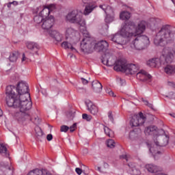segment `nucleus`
Listing matches in <instances>:
<instances>
[{
    "mask_svg": "<svg viewBox=\"0 0 175 175\" xmlns=\"http://www.w3.org/2000/svg\"><path fill=\"white\" fill-rule=\"evenodd\" d=\"M146 27H147V22L145 21H139L137 26L133 22L130 21L122 25L120 33L110 36L109 38L119 46H124L128 43L125 39L131 40V39L142 35L146 31Z\"/></svg>",
    "mask_w": 175,
    "mask_h": 175,
    "instance_id": "f257e3e1",
    "label": "nucleus"
},
{
    "mask_svg": "<svg viewBox=\"0 0 175 175\" xmlns=\"http://www.w3.org/2000/svg\"><path fill=\"white\" fill-rule=\"evenodd\" d=\"M16 88L13 86H8L6 88V103L9 107L18 109L20 111L28 113L32 109V101L30 94H25L18 98L14 93Z\"/></svg>",
    "mask_w": 175,
    "mask_h": 175,
    "instance_id": "f03ea898",
    "label": "nucleus"
},
{
    "mask_svg": "<svg viewBox=\"0 0 175 175\" xmlns=\"http://www.w3.org/2000/svg\"><path fill=\"white\" fill-rule=\"evenodd\" d=\"M154 143L155 145H153L152 147V144L150 142H146V144L149 148L150 152L152 154L154 159H158L160 155H162V152L159 150V147H165V146H167L169 143V136L163 135L160 137H157L156 139H154Z\"/></svg>",
    "mask_w": 175,
    "mask_h": 175,
    "instance_id": "7ed1b4c3",
    "label": "nucleus"
},
{
    "mask_svg": "<svg viewBox=\"0 0 175 175\" xmlns=\"http://www.w3.org/2000/svg\"><path fill=\"white\" fill-rule=\"evenodd\" d=\"M174 40V34L170 32L169 27L163 26L157 33L154 40L156 46H165L167 43H172Z\"/></svg>",
    "mask_w": 175,
    "mask_h": 175,
    "instance_id": "20e7f679",
    "label": "nucleus"
},
{
    "mask_svg": "<svg viewBox=\"0 0 175 175\" xmlns=\"http://www.w3.org/2000/svg\"><path fill=\"white\" fill-rule=\"evenodd\" d=\"M113 69L116 72H124L127 75H135L139 72V66L133 64H126V62L122 59L116 61Z\"/></svg>",
    "mask_w": 175,
    "mask_h": 175,
    "instance_id": "39448f33",
    "label": "nucleus"
},
{
    "mask_svg": "<svg viewBox=\"0 0 175 175\" xmlns=\"http://www.w3.org/2000/svg\"><path fill=\"white\" fill-rule=\"evenodd\" d=\"M66 20L74 24H79L83 31L86 30L85 20L83 18V13L80 12V11L74 10L70 12L66 16Z\"/></svg>",
    "mask_w": 175,
    "mask_h": 175,
    "instance_id": "423d86ee",
    "label": "nucleus"
},
{
    "mask_svg": "<svg viewBox=\"0 0 175 175\" xmlns=\"http://www.w3.org/2000/svg\"><path fill=\"white\" fill-rule=\"evenodd\" d=\"M148 44H150V39L148 37L146 36H141L135 38L131 44V47L133 50L142 51V50L147 49Z\"/></svg>",
    "mask_w": 175,
    "mask_h": 175,
    "instance_id": "0eeeda50",
    "label": "nucleus"
},
{
    "mask_svg": "<svg viewBox=\"0 0 175 175\" xmlns=\"http://www.w3.org/2000/svg\"><path fill=\"white\" fill-rule=\"evenodd\" d=\"M82 33L86 38H83L81 42V51L85 54H90V53L94 51V43L90 40V33H88L87 29L83 30Z\"/></svg>",
    "mask_w": 175,
    "mask_h": 175,
    "instance_id": "6e6552de",
    "label": "nucleus"
},
{
    "mask_svg": "<svg viewBox=\"0 0 175 175\" xmlns=\"http://www.w3.org/2000/svg\"><path fill=\"white\" fill-rule=\"evenodd\" d=\"M65 36L66 40L71 43H77L80 40V33L72 27L66 29Z\"/></svg>",
    "mask_w": 175,
    "mask_h": 175,
    "instance_id": "1a4fd4ad",
    "label": "nucleus"
},
{
    "mask_svg": "<svg viewBox=\"0 0 175 175\" xmlns=\"http://www.w3.org/2000/svg\"><path fill=\"white\" fill-rule=\"evenodd\" d=\"M10 87H14L13 85H10ZM15 90H14V94L18 92V98H20V96H22V95H29V93H28V84L26 83L25 81H21L19 82V84H18L17 87H14Z\"/></svg>",
    "mask_w": 175,
    "mask_h": 175,
    "instance_id": "9d476101",
    "label": "nucleus"
},
{
    "mask_svg": "<svg viewBox=\"0 0 175 175\" xmlns=\"http://www.w3.org/2000/svg\"><path fill=\"white\" fill-rule=\"evenodd\" d=\"M100 9L104 10L105 14H107V16L105 18V23H112V21H114V10L110 5H106V4L100 5L99 6Z\"/></svg>",
    "mask_w": 175,
    "mask_h": 175,
    "instance_id": "9b49d317",
    "label": "nucleus"
},
{
    "mask_svg": "<svg viewBox=\"0 0 175 175\" xmlns=\"http://www.w3.org/2000/svg\"><path fill=\"white\" fill-rule=\"evenodd\" d=\"M146 122V118L143 113L139 112L138 116H134L130 121V125L131 126H140Z\"/></svg>",
    "mask_w": 175,
    "mask_h": 175,
    "instance_id": "f8f14e48",
    "label": "nucleus"
},
{
    "mask_svg": "<svg viewBox=\"0 0 175 175\" xmlns=\"http://www.w3.org/2000/svg\"><path fill=\"white\" fill-rule=\"evenodd\" d=\"M55 21V20L54 19V16L51 15L48 18H44L42 23L41 24L42 29L44 31H49V29H51V28L54 27Z\"/></svg>",
    "mask_w": 175,
    "mask_h": 175,
    "instance_id": "ddd939ff",
    "label": "nucleus"
},
{
    "mask_svg": "<svg viewBox=\"0 0 175 175\" xmlns=\"http://www.w3.org/2000/svg\"><path fill=\"white\" fill-rule=\"evenodd\" d=\"M0 175H13V167L8 163H0Z\"/></svg>",
    "mask_w": 175,
    "mask_h": 175,
    "instance_id": "4468645a",
    "label": "nucleus"
},
{
    "mask_svg": "<svg viewBox=\"0 0 175 175\" xmlns=\"http://www.w3.org/2000/svg\"><path fill=\"white\" fill-rule=\"evenodd\" d=\"M102 62L104 65H107V66H116V60L114 59V57L111 55L110 53H105L103 56Z\"/></svg>",
    "mask_w": 175,
    "mask_h": 175,
    "instance_id": "2eb2a0df",
    "label": "nucleus"
},
{
    "mask_svg": "<svg viewBox=\"0 0 175 175\" xmlns=\"http://www.w3.org/2000/svg\"><path fill=\"white\" fill-rule=\"evenodd\" d=\"M55 5L50 4L49 5L44 6L42 10L39 13L44 18H49L50 17V12L55 10Z\"/></svg>",
    "mask_w": 175,
    "mask_h": 175,
    "instance_id": "dca6fc26",
    "label": "nucleus"
},
{
    "mask_svg": "<svg viewBox=\"0 0 175 175\" xmlns=\"http://www.w3.org/2000/svg\"><path fill=\"white\" fill-rule=\"evenodd\" d=\"M136 77L138 80H140L141 81H147L150 80V79H151V75L144 70H138L136 74Z\"/></svg>",
    "mask_w": 175,
    "mask_h": 175,
    "instance_id": "f3484780",
    "label": "nucleus"
},
{
    "mask_svg": "<svg viewBox=\"0 0 175 175\" xmlns=\"http://www.w3.org/2000/svg\"><path fill=\"white\" fill-rule=\"evenodd\" d=\"M27 48L30 50L31 53L33 55H38V52L39 51V49H40V46H39V44L36 42H27L26 43Z\"/></svg>",
    "mask_w": 175,
    "mask_h": 175,
    "instance_id": "a211bd4d",
    "label": "nucleus"
},
{
    "mask_svg": "<svg viewBox=\"0 0 175 175\" xmlns=\"http://www.w3.org/2000/svg\"><path fill=\"white\" fill-rule=\"evenodd\" d=\"M109 47V43L105 40H101L94 45V49L97 51H106Z\"/></svg>",
    "mask_w": 175,
    "mask_h": 175,
    "instance_id": "6ab92c4d",
    "label": "nucleus"
},
{
    "mask_svg": "<svg viewBox=\"0 0 175 175\" xmlns=\"http://www.w3.org/2000/svg\"><path fill=\"white\" fill-rule=\"evenodd\" d=\"M128 166L131 169V173L133 175L141 174L140 169L139 168V165L135 163L130 162L128 163Z\"/></svg>",
    "mask_w": 175,
    "mask_h": 175,
    "instance_id": "aec40b11",
    "label": "nucleus"
},
{
    "mask_svg": "<svg viewBox=\"0 0 175 175\" xmlns=\"http://www.w3.org/2000/svg\"><path fill=\"white\" fill-rule=\"evenodd\" d=\"M87 107L88 110H89L90 113H91V114H92L93 116H96V114H98V113L99 112L98 107L94 105V103H92V102L91 101L87 103Z\"/></svg>",
    "mask_w": 175,
    "mask_h": 175,
    "instance_id": "412c9836",
    "label": "nucleus"
},
{
    "mask_svg": "<svg viewBox=\"0 0 175 175\" xmlns=\"http://www.w3.org/2000/svg\"><path fill=\"white\" fill-rule=\"evenodd\" d=\"M73 44H76V43L70 42L69 40L64 41L62 43V47L65 49L66 50L68 49H70L72 53H77V50L73 47Z\"/></svg>",
    "mask_w": 175,
    "mask_h": 175,
    "instance_id": "4be33fe9",
    "label": "nucleus"
},
{
    "mask_svg": "<svg viewBox=\"0 0 175 175\" xmlns=\"http://www.w3.org/2000/svg\"><path fill=\"white\" fill-rule=\"evenodd\" d=\"M27 175H51L47 170L36 169L28 173Z\"/></svg>",
    "mask_w": 175,
    "mask_h": 175,
    "instance_id": "5701e85b",
    "label": "nucleus"
},
{
    "mask_svg": "<svg viewBox=\"0 0 175 175\" xmlns=\"http://www.w3.org/2000/svg\"><path fill=\"white\" fill-rule=\"evenodd\" d=\"M144 133L146 136H150V135L157 134V126H149L148 127H146L144 129Z\"/></svg>",
    "mask_w": 175,
    "mask_h": 175,
    "instance_id": "b1692460",
    "label": "nucleus"
},
{
    "mask_svg": "<svg viewBox=\"0 0 175 175\" xmlns=\"http://www.w3.org/2000/svg\"><path fill=\"white\" fill-rule=\"evenodd\" d=\"M49 35L51 38H53L57 42H61L62 40V36L59 32L53 30L49 31Z\"/></svg>",
    "mask_w": 175,
    "mask_h": 175,
    "instance_id": "393cba45",
    "label": "nucleus"
},
{
    "mask_svg": "<svg viewBox=\"0 0 175 175\" xmlns=\"http://www.w3.org/2000/svg\"><path fill=\"white\" fill-rule=\"evenodd\" d=\"M164 72L167 75H174L175 73V66L173 64L166 65L164 68Z\"/></svg>",
    "mask_w": 175,
    "mask_h": 175,
    "instance_id": "a878e982",
    "label": "nucleus"
},
{
    "mask_svg": "<svg viewBox=\"0 0 175 175\" xmlns=\"http://www.w3.org/2000/svg\"><path fill=\"white\" fill-rule=\"evenodd\" d=\"M92 87L95 92H100L102 91V83L98 81H94L92 83Z\"/></svg>",
    "mask_w": 175,
    "mask_h": 175,
    "instance_id": "bb28decb",
    "label": "nucleus"
},
{
    "mask_svg": "<svg viewBox=\"0 0 175 175\" xmlns=\"http://www.w3.org/2000/svg\"><path fill=\"white\" fill-rule=\"evenodd\" d=\"M145 167L150 173H157L158 172V166L153 164H146Z\"/></svg>",
    "mask_w": 175,
    "mask_h": 175,
    "instance_id": "cd10ccee",
    "label": "nucleus"
},
{
    "mask_svg": "<svg viewBox=\"0 0 175 175\" xmlns=\"http://www.w3.org/2000/svg\"><path fill=\"white\" fill-rule=\"evenodd\" d=\"M0 154L4 155V157H9V153L8 152V148L3 144H0Z\"/></svg>",
    "mask_w": 175,
    "mask_h": 175,
    "instance_id": "c85d7f7f",
    "label": "nucleus"
},
{
    "mask_svg": "<svg viewBox=\"0 0 175 175\" xmlns=\"http://www.w3.org/2000/svg\"><path fill=\"white\" fill-rule=\"evenodd\" d=\"M94 8H95V5L92 4H88L85 8L83 14H85V16H88V14H90V13H91Z\"/></svg>",
    "mask_w": 175,
    "mask_h": 175,
    "instance_id": "c756f323",
    "label": "nucleus"
},
{
    "mask_svg": "<svg viewBox=\"0 0 175 175\" xmlns=\"http://www.w3.org/2000/svg\"><path fill=\"white\" fill-rule=\"evenodd\" d=\"M131 17V14L129 12L123 11L120 12V20H129Z\"/></svg>",
    "mask_w": 175,
    "mask_h": 175,
    "instance_id": "7c9ffc66",
    "label": "nucleus"
},
{
    "mask_svg": "<svg viewBox=\"0 0 175 175\" xmlns=\"http://www.w3.org/2000/svg\"><path fill=\"white\" fill-rule=\"evenodd\" d=\"M18 52H12L10 53L9 59L10 62H16L18 58Z\"/></svg>",
    "mask_w": 175,
    "mask_h": 175,
    "instance_id": "2f4dec72",
    "label": "nucleus"
},
{
    "mask_svg": "<svg viewBox=\"0 0 175 175\" xmlns=\"http://www.w3.org/2000/svg\"><path fill=\"white\" fill-rule=\"evenodd\" d=\"M25 116H28V113L23 112L20 111L19 112H16L14 114V117L18 121H20V120H22L23 117H25Z\"/></svg>",
    "mask_w": 175,
    "mask_h": 175,
    "instance_id": "473e14b6",
    "label": "nucleus"
},
{
    "mask_svg": "<svg viewBox=\"0 0 175 175\" xmlns=\"http://www.w3.org/2000/svg\"><path fill=\"white\" fill-rule=\"evenodd\" d=\"M104 131L105 135L109 137H114V132L109 129L107 126H104Z\"/></svg>",
    "mask_w": 175,
    "mask_h": 175,
    "instance_id": "72a5a7b5",
    "label": "nucleus"
},
{
    "mask_svg": "<svg viewBox=\"0 0 175 175\" xmlns=\"http://www.w3.org/2000/svg\"><path fill=\"white\" fill-rule=\"evenodd\" d=\"M33 20L36 24H42L44 18L39 14V15L34 16Z\"/></svg>",
    "mask_w": 175,
    "mask_h": 175,
    "instance_id": "f704fd0d",
    "label": "nucleus"
},
{
    "mask_svg": "<svg viewBox=\"0 0 175 175\" xmlns=\"http://www.w3.org/2000/svg\"><path fill=\"white\" fill-rule=\"evenodd\" d=\"M36 136L39 139L43 136V131H42V129L40 127H36L35 128Z\"/></svg>",
    "mask_w": 175,
    "mask_h": 175,
    "instance_id": "c9c22d12",
    "label": "nucleus"
},
{
    "mask_svg": "<svg viewBox=\"0 0 175 175\" xmlns=\"http://www.w3.org/2000/svg\"><path fill=\"white\" fill-rule=\"evenodd\" d=\"M106 144L109 148H114L116 147V142L111 139H108Z\"/></svg>",
    "mask_w": 175,
    "mask_h": 175,
    "instance_id": "e433bc0d",
    "label": "nucleus"
},
{
    "mask_svg": "<svg viewBox=\"0 0 175 175\" xmlns=\"http://www.w3.org/2000/svg\"><path fill=\"white\" fill-rule=\"evenodd\" d=\"M151 24L153 25H157V24H159V23H161V19L158 18H152L150 19Z\"/></svg>",
    "mask_w": 175,
    "mask_h": 175,
    "instance_id": "4c0bfd02",
    "label": "nucleus"
},
{
    "mask_svg": "<svg viewBox=\"0 0 175 175\" xmlns=\"http://www.w3.org/2000/svg\"><path fill=\"white\" fill-rule=\"evenodd\" d=\"M82 118H83V120H85L86 121H91V120H92V116L87 113H83L82 115Z\"/></svg>",
    "mask_w": 175,
    "mask_h": 175,
    "instance_id": "58836bf2",
    "label": "nucleus"
},
{
    "mask_svg": "<svg viewBox=\"0 0 175 175\" xmlns=\"http://www.w3.org/2000/svg\"><path fill=\"white\" fill-rule=\"evenodd\" d=\"M21 62L23 64H27V62H28V59L27 56H25V53H23L22 55Z\"/></svg>",
    "mask_w": 175,
    "mask_h": 175,
    "instance_id": "ea45409f",
    "label": "nucleus"
},
{
    "mask_svg": "<svg viewBox=\"0 0 175 175\" xmlns=\"http://www.w3.org/2000/svg\"><path fill=\"white\" fill-rule=\"evenodd\" d=\"M60 131L62 132H65L66 133L67 131H69V126H65V125H63L60 127Z\"/></svg>",
    "mask_w": 175,
    "mask_h": 175,
    "instance_id": "a19ab883",
    "label": "nucleus"
},
{
    "mask_svg": "<svg viewBox=\"0 0 175 175\" xmlns=\"http://www.w3.org/2000/svg\"><path fill=\"white\" fill-rule=\"evenodd\" d=\"M117 81H118V83H119V84H120V85H124L125 84V80H124L120 77L117 78Z\"/></svg>",
    "mask_w": 175,
    "mask_h": 175,
    "instance_id": "79ce46f5",
    "label": "nucleus"
},
{
    "mask_svg": "<svg viewBox=\"0 0 175 175\" xmlns=\"http://www.w3.org/2000/svg\"><path fill=\"white\" fill-rule=\"evenodd\" d=\"M31 120L33 121V122H34V124H40V120L39 119V117H36V118H31Z\"/></svg>",
    "mask_w": 175,
    "mask_h": 175,
    "instance_id": "37998d69",
    "label": "nucleus"
},
{
    "mask_svg": "<svg viewBox=\"0 0 175 175\" xmlns=\"http://www.w3.org/2000/svg\"><path fill=\"white\" fill-rule=\"evenodd\" d=\"M134 136H136V133L135 131H131L129 134V137L131 139H135Z\"/></svg>",
    "mask_w": 175,
    "mask_h": 175,
    "instance_id": "c03bdc74",
    "label": "nucleus"
},
{
    "mask_svg": "<svg viewBox=\"0 0 175 175\" xmlns=\"http://www.w3.org/2000/svg\"><path fill=\"white\" fill-rule=\"evenodd\" d=\"M76 126H77L76 123L73 124V125H72V126L70 127V132H75V129H76Z\"/></svg>",
    "mask_w": 175,
    "mask_h": 175,
    "instance_id": "a18cd8bd",
    "label": "nucleus"
},
{
    "mask_svg": "<svg viewBox=\"0 0 175 175\" xmlns=\"http://www.w3.org/2000/svg\"><path fill=\"white\" fill-rule=\"evenodd\" d=\"M107 94H109V95L110 96H116L114 95V92H113V91H111V90H107Z\"/></svg>",
    "mask_w": 175,
    "mask_h": 175,
    "instance_id": "49530a36",
    "label": "nucleus"
},
{
    "mask_svg": "<svg viewBox=\"0 0 175 175\" xmlns=\"http://www.w3.org/2000/svg\"><path fill=\"white\" fill-rule=\"evenodd\" d=\"M108 117H109V120L111 121V122H113V121H114V119L113 118V114L111 113V111H109L108 113Z\"/></svg>",
    "mask_w": 175,
    "mask_h": 175,
    "instance_id": "de8ad7c7",
    "label": "nucleus"
},
{
    "mask_svg": "<svg viewBox=\"0 0 175 175\" xmlns=\"http://www.w3.org/2000/svg\"><path fill=\"white\" fill-rule=\"evenodd\" d=\"M76 173H77L79 175L83 173V170L77 167L75 169Z\"/></svg>",
    "mask_w": 175,
    "mask_h": 175,
    "instance_id": "09e8293b",
    "label": "nucleus"
},
{
    "mask_svg": "<svg viewBox=\"0 0 175 175\" xmlns=\"http://www.w3.org/2000/svg\"><path fill=\"white\" fill-rule=\"evenodd\" d=\"M46 139H47L48 142H51V140H53V135L49 134L46 136Z\"/></svg>",
    "mask_w": 175,
    "mask_h": 175,
    "instance_id": "8fccbe9b",
    "label": "nucleus"
},
{
    "mask_svg": "<svg viewBox=\"0 0 175 175\" xmlns=\"http://www.w3.org/2000/svg\"><path fill=\"white\" fill-rule=\"evenodd\" d=\"M91 0H82L83 3L85 5H91Z\"/></svg>",
    "mask_w": 175,
    "mask_h": 175,
    "instance_id": "3c124183",
    "label": "nucleus"
},
{
    "mask_svg": "<svg viewBox=\"0 0 175 175\" xmlns=\"http://www.w3.org/2000/svg\"><path fill=\"white\" fill-rule=\"evenodd\" d=\"M83 84H88V81L84 78H81Z\"/></svg>",
    "mask_w": 175,
    "mask_h": 175,
    "instance_id": "603ef678",
    "label": "nucleus"
},
{
    "mask_svg": "<svg viewBox=\"0 0 175 175\" xmlns=\"http://www.w3.org/2000/svg\"><path fill=\"white\" fill-rule=\"evenodd\" d=\"M120 158H122L123 159H125L126 161H128V155L126 154L122 155Z\"/></svg>",
    "mask_w": 175,
    "mask_h": 175,
    "instance_id": "864d4df0",
    "label": "nucleus"
},
{
    "mask_svg": "<svg viewBox=\"0 0 175 175\" xmlns=\"http://www.w3.org/2000/svg\"><path fill=\"white\" fill-rule=\"evenodd\" d=\"M11 5H14V6H17V5H18V3H17V1H12L11 2Z\"/></svg>",
    "mask_w": 175,
    "mask_h": 175,
    "instance_id": "5fc2aeb1",
    "label": "nucleus"
},
{
    "mask_svg": "<svg viewBox=\"0 0 175 175\" xmlns=\"http://www.w3.org/2000/svg\"><path fill=\"white\" fill-rule=\"evenodd\" d=\"M167 84L170 87H174V85H175L174 83H173V82H168Z\"/></svg>",
    "mask_w": 175,
    "mask_h": 175,
    "instance_id": "6e6d98bb",
    "label": "nucleus"
},
{
    "mask_svg": "<svg viewBox=\"0 0 175 175\" xmlns=\"http://www.w3.org/2000/svg\"><path fill=\"white\" fill-rule=\"evenodd\" d=\"M10 6H12V3L10 2L8 4V8H10Z\"/></svg>",
    "mask_w": 175,
    "mask_h": 175,
    "instance_id": "4d7b16f0",
    "label": "nucleus"
},
{
    "mask_svg": "<svg viewBox=\"0 0 175 175\" xmlns=\"http://www.w3.org/2000/svg\"><path fill=\"white\" fill-rule=\"evenodd\" d=\"M97 170H98V172H102V171L100 170V167H97Z\"/></svg>",
    "mask_w": 175,
    "mask_h": 175,
    "instance_id": "13d9d810",
    "label": "nucleus"
},
{
    "mask_svg": "<svg viewBox=\"0 0 175 175\" xmlns=\"http://www.w3.org/2000/svg\"><path fill=\"white\" fill-rule=\"evenodd\" d=\"M144 102L145 105H148V101L144 100Z\"/></svg>",
    "mask_w": 175,
    "mask_h": 175,
    "instance_id": "bf43d9fd",
    "label": "nucleus"
},
{
    "mask_svg": "<svg viewBox=\"0 0 175 175\" xmlns=\"http://www.w3.org/2000/svg\"><path fill=\"white\" fill-rule=\"evenodd\" d=\"M148 106H149V107H151V108H152V105H151V104H149V105H148Z\"/></svg>",
    "mask_w": 175,
    "mask_h": 175,
    "instance_id": "052dcab7",
    "label": "nucleus"
},
{
    "mask_svg": "<svg viewBox=\"0 0 175 175\" xmlns=\"http://www.w3.org/2000/svg\"><path fill=\"white\" fill-rule=\"evenodd\" d=\"M157 175H166V174H157Z\"/></svg>",
    "mask_w": 175,
    "mask_h": 175,
    "instance_id": "680f3d73",
    "label": "nucleus"
},
{
    "mask_svg": "<svg viewBox=\"0 0 175 175\" xmlns=\"http://www.w3.org/2000/svg\"><path fill=\"white\" fill-rule=\"evenodd\" d=\"M104 165H105V166H107L108 164L105 163H104Z\"/></svg>",
    "mask_w": 175,
    "mask_h": 175,
    "instance_id": "e2e57ef3",
    "label": "nucleus"
},
{
    "mask_svg": "<svg viewBox=\"0 0 175 175\" xmlns=\"http://www.w3.org/2000/svg\"><path fill=\"white\" fill-rule=\"evenodd\" d=\"M170 116H172V117L175 118V116L173 114H170Z\"/></svg>",
    "mask_w": 175,
    "mask_h": 175,
    "instance_id": "0e129e2a",
    "label": "nucleus"
},
{
    "mask_svg": "<svg viewBox=\"0 0 175 175\" xmlns=\"http://www.w3.org/2000/svg\"><path fill=\"white\" fill-rule=\"evenodd\" d=\"M143 142H144V140H143V139H142V143H143Z\"/></svg>",
    "mask_w": 175,
    "mask_h": 175,
    "instance_id": "69168bd1",
    "label": "nucleus"
},
{
    "mask_svg": "<svg viewBox=\"0 0 175 175\" xmlns=\"http://www.w3.org/2000/svg\"><path fill=\"white\" fill-rule=\"evenodd\" d=\"M172 2H173V0H172Z\"/></svg>",
    "mask_w": 175,
    "mask_h": 175,
    "instance_id": "338daca9",
    "label": "nucleus"
}]
</instances>
